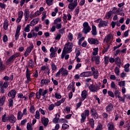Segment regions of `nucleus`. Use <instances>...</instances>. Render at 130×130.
<instances>
[{"mask_svg":"<svg viewBox=\"0 0 130 130\" xmlns=\"http://www.w3.org/2000/svg\"><path fill=\"white\" fill-rule=\"evenodd\" d=\"M73 47H74V44L70 42H68L64 45L61 55V58H62V59L64 58V56L66 53H71V52L73 51Z\"/></svg>","mask_w":130,"mask_h":130,"instance_id":"1","label":"nucleus"},{"mask_svg":"<svg viewBox=\"0 0 130 130\" xmlns=\"http://www.w3.org/2000/svg\"><path fill=\"white\" fill-rule=\"evenodd\" d=\"M60 75L63 77H67V76H69V71H68L67 69L62 67L55 74V77L56 78H59Z\"/></svg>","mask_w":130,"mask_h":130,"instance_id":"2","label":"nucleus"},{"mask_svg":"<svg viewBox=\"0 0 130 130\" xmlns=\"http://www.w3.org/2000/svg\"><path fill=\"white\" fill-rule=\"evenodd\" d=\"M83 33H84L85 34H88V33L91 31V27L89 25V23L88 22H84L83 24Z\"/></svg>","mask_w":130,"mask_h":130,"instance_id":"3","label":"nucleus"},{"mask_svg":"<svg viewBox=\"0 0 130 130\" xmlns=\"http://www.w3.org/2000/svg\"><path fill=\"white\" fill-rule=\"evenodd\" d=\"M33 48H34V45H33V43H30V46L26 49V50L24 53V56L27 57V56L31 53V51L33 50Z\"/></svg>","mask_w":130,"mask_h":130,"instance_id":"4","label":"nucleus"},{"mask_svg":"<svg viewBox=\"0 0 130 130\" xmlns=\"http://www.w3.org/2000/svg\"><path fill=\"white\" fill-rule=\"evenodd\" d=\"M20 56V54L19 53H16L14 54V55L10 56V57L6 61V64L8 65L10 64V63H12V62H13L15 58L16 57H18Z\"/></svg>","mask_w":130,"mask_h":130,"instance_id":"5","label":"nucleus"},{"mask_svg":"<svg viewBox=\"0 0 130 130\" xmlns=\"http://www.w3.org/2000/svg\"><path fill=\"white\" fill-rule=\"evenodd\" d=\"M91 76H93L94 79H97L99 77V72H98V70L95 69L94 67L91 68Z\"/></svg>","mask_w":130,"mask_h":130,"instance_id":"6","label":"nucleus"},{"mask_svg":"<svg viewBox=\"0 0 130 130\" xmlns=\"http://www.w3.org/2000/svg\"><path fill=\"white\" fill-rule=\"evenodd\" d=\"M61 19L58 18L54 20V25H56V28L57 29H61L62 27V24H61Z\"/></svg>","mask_w":130,"mask_h":130,"instance_id":"7","label":"nucleus"},{"mask_svg":"<svg viewBox=\"0 0 130 130\" xmlns=\"http://www.w3.org/2000/svg\"><path fill=\"white\" fill-rule=\"evenodd\" d=\"M41 70L42 72H44L45 74L49 76V74H50V69L49 66H46L45 65H43L41 67Z\"/></svg>","mask_w":130,"mask_h":130,"instance_id":"8","label":"nucleus"},{"mask_svg":"<svg viewBox=\"0 0 130 130\" xmlns=\"http://www.w3.org/2000/svg\"><path fill=\"white\" fill-rule=\"evenodd\" d=\"M88 89L90 92H97L99 90V86L97 85L91 84L89 87Z\"/></svg>","mask_w":130,"mask_h":130,"instance_id":"9","label":"nucleus"},{"mask_svg":"<svg viewBox=\"0 0 130 130\" xmlns=\"http://www.w3.org/2000/svg\"><path fill=\"white\" fill-rule=\"evenodd\" d=\"M77 6H78V4L77 3V0H76L74 1V3L72 2L69 4L68 9L71 11H74Z\"/></svg>","mask_w":130,"mask_h":130,"instance_id":"10","label":"nucleus"},{"mask_svg":"<svg viewBox=\"0 0 130 130\" xmlns=\"http://www.w3.org/2000/svg\"><path fill=\"white\" fill-rule=\"evenodd\" d=\"M87 41L89 44H99V41L98 40L94 39L93 38H89L88 39Z\"/></svg>","mask_w":130,"mask_h":130,"instance_id":"11","label":"nucleus"},{"mask_svg":"<svg viewBox=\"0 0 130 130\" xmlns=\"http://www.w3.org/2000/svg\"><path fill=\"white\" fill-rule=\"evenodd\" d=\"M8 120L10 123L14 124L16 122V117H15L14 115H10L9 116H8Z\"/></svg>","mask_w":130,"mask_h":130,"instance_id":"12","label":"nucleus"},{"mask_svg":"<svg viewBox=\"0 0 130 130\" xmlns=\"http://www.w3.org/2000/svg\"><path fill=\"white\" fill-rule=\"evenodd\" d=\"M108 25V22L107 21H103L102 20L101 22L98 24V27L99 28H101V27H107V25Z\"/></svg>","mask_w":130,"mask_h":130,"instance_id":"13","label":"nucleus"},{"mask_svg":"<svg viewBox=\"0 0 130 130\" xmlns=\"http://www.w3.org/2000/svg\"><path fill=\"white\" fill-rule=\"evenodd\" d=\"M91 114L94 119L98 118V113H97V111L94 109L91 110Z\"/></svg>","mask_w":130,"mask_h":130,"instance_id":"14","label":"nucleus"},{"mask_svg":"<svg viewBox=\"0 0 130 130\" xmlns=\"http://www.w3.org/2000/svg\"><path fill=\"white\" fill-rule=\"evenodd\" d=\"M8 97H11L14 99L15 97H16V90L12 89L11 91H10L8 93Z\"/></svg>","mask_w":130,"mask_h":130,"instance_id":"15","label":"nucleus"},{"mask_svg":"<svg viewBox=\"0 0 130 130\" xmlns=\"http://www.w3.org/2000/svg\"><path fill=\"white\" fill-rule=\"evenodd\" d=\"M87 96H88V92L86 90H83L81 92V100L82 101H84L85 99L87 98Z\"/></svg>","mask_w":130,"mask_h":130,"instance_id":"16","label":"nucleus"},{"mask_svg":"<svg viewBox=\"0 0 130 130\" xmlns=\"http://www.w3.org/2000/svg\"><path fill=\"white\" fill-rule=\"evenodd\" d=\"M92 61H95L96 64H99L100 63V56H92L91 57Z\"/></svg>","mask_w":130,"mask_h":130,"instance_id":"17","label":"nucleus"},{"mask_svg":"<svg viewBox=\"0 0 130 130\" xmlns=\"http://www.w3.org/2000/svg\"><path fill=\"white\" fill-rule=\"evenodd\" d=\"M40 94L41 96H43V98H45V95L48 93V90L45 89L43 90L42 88L39 89Z\"/></svg>","mask_w":130,"mask_h":130,"instance_id":"18","label":"nucleus"},{"mask_svg":"<svg viewBox=\"0 0 130 130\" xmlns=\"http://www.w3.org/2000/svg\"><path fill=\"white\" fill-rule=\"evenodd\" d=\"M20 31H21V25H18L15 34L16 40L18 39L17 38L19 37V36L20 35Z\"/></svg>","mask_w":130,"mask_h":130,"instance_id":"19","label":"nucleus"},{"mask_svg":"<svg viewBox=\"0 0 130 130\" xmlns=\"http://www.w3.org/2000/svg\"><path fill=\"white\" fill-rule=\"evenodd\" d=\"M81 77H92V73L90 71L85 72L81 73Z\"/></svg>","mask_w":130,"mask_h":130,"instance_id":"20","label":"nucleus"},{"mask_svg":"<svg viewBox=\"0 0 130 130\" xmlns=\"http://www.w3.org/2000/svg\"><path fill=\"white\" fill-rule=\"evenodd\" d=\"M41 122L44 126H46L47 124H48V122H49V120L48 118H45V117H43L41 119Z\"/></svg>","mask_w":130,"mask_h":130,"instance_id":"21","label":"nucleus"},{"mask_svg":"<svg viewBox=\"0 0 130 130\" xmlns=\"http://www.w3.org/2000/svg\"><path fill=\"white\" fill-rule=\"evenodd\" d=\"M91 33L92 36H96L97 35V28L96 27V26H92V30Z\"/></svg>","mask_w":130,"mask_h":130,"instance_id":"22","label":"nucleus"},{"mask_svg":"<svg viewBox=\"0 0 130 130\" xmlns=\"http://www.w3.org/2000/svg\"><path fill=\"white\" fill-rule=\"evenodd\" d=\"M39 22V19L35 18L30 22L29 24L31 26V27H33V26H35V25L38 24Z\"/></svg>","mask_w":130,"mask_h":130,"instance_id":"23","label":"nucleus"},{"mask_svg":"<svg viewBox=\"0 0 130 130\" xmlns=\"http://www.w3.org/2000/svg\"><path fill=\"white\" fill-rule=\"evenodd\" d=\"M6 102V96L3 95L0 98V106H4Z\"/></svg>","mask_w":130,"mask_h":130,"instance_id":"24","label":"nucleus"},{"mask_svg":"<svg viewBox=\"0 0 130 130\" xmlns=\"http://www.w3.org/2000/svg\"><path fill=\"white\" fill-rule=\"evenodd\" d=\"M51 68L53 73L57 71V66L54 62L51 63Z\"/></svg>","mask_w":130,"mask_h":130,"instance_id":"25","label":"nucleus"},{"mask_svg":"<svg viewBox=\"0 0 130 130\" xmlns=\"http://www.w3.org/2000/svg\"><path fill=\"white\" fill-rule=\"evenodd\" d=\"M113 110V105L112 104H110L108 106L106 107V110L107 112H110L111 111H112Z\"/></svg>","mask_w":130,"mask_h":130,"instance_id":"26","label":"nucleus"},{"mask_svg":"<svg viewBox=\"0 0 130 130\" xmlns=\"http://www.w3.org/2000/svg\"><path fill=\"white\" fill-rule=\"evenodd\" d=\"M111 38H112V36H111V35H108L105 37L104 41L106 42V43H108V42L111 40Z\"/></svg>","mask_w":130,"mask_h":130,"instance_id":"27","label":"nucleus"},{"mask_svg":"<svg viewBox=\"0 0 130 130\" xmlns=\"http://www.w3.org/2000/svg\"><path fill=\"white\" fill-rule=\"evenodd\" d=\"M24 115L22 114V111H19L17 113V119L18 120H21L23 118Z\"/></svg>","mask_w":130,"mask_h":130,"instance_id":"28","label":"nucleus"},{"mask_svg":"<svg viewBox=\"0 0 130 130\" xmlns=\"http://www.w3.org/2000/svg\"><path fill=\"white\" fill-rule=\"evenodd\" d=\"M6 69V65L3 63L2 59L0 58V71H4Z\"/></svg>","mask_w":130,"mask_h":130,"instance_id":"29","label":"nucleus"},{"mask_svg":"<svg viewBox=\"0 0 130 130\" xmlns=\"http://www.w3.org/2000/svg\"><path fill=\"white\" fill-rule=\"evenodd\" d=\"M129 63H127L124 65V72L126 73H128L129 72Z\"/></svg>","mask_w":130,"mask_h":130,"instance_id":"30","label":"nucleus"},{"mask_svg":"<svg viewBox=\"0 0 130 130\" xmlns=\"http://www.w3.org/2000/svg\"><path fill=\"white\" fill-rule=\"evenodd\" d=\"M86 118H87V116L85 115L84 113L81 114V118L80 119V121L82 123L83 122H85V120H86Z\"/></svg>","mask_w":130,"mask_h":130,"instance_id":"31","label":"nucleus"},{"mask_svg":"<svg viewBox=\"0 0 130 130\" xmlns=\"http://www.w3.org/2000/svg\"><path fill=\"white\" fill-rule=\"evenodd\" d=\"M3 27L5 30H8V27H9V23L8 22V20L6 19L5 20L4 22Z\"/></svg>","mask_w":130,"mask_h":130,"instance_id":"32","label":"nucleus"},{"mask_svg":"<svg viewBox=\"0 0 130 130\" xmlns=\"http://www.w3.org/2000/svg\"><path fill=\"white\" fill-rule=\"evenodd\" d=\"M50 81L48 79H43L41 81V84L42 85H48Z\"/></svg>","mask_w":130,"mask_h":130,"instance_id":"33","label":"nucleus"},{"mask_svg":"<svg viewBox=\"0 0 130 130\" xmlns=\"http://www.w3.org/2000/svg\"><path fill=\"white\" fill-rule=\"evenodd\" d=\"M2 120L3 122H6L7 120H8V117H7V113H5L4 115L2 116Z\"/></svg>","mask_w":130,"mask_h":130,"instance_id":"34","label":"nucleus"},{"mask_svg":"<svg viewBox=\"0 0 130 130\" xmlns=\"http://www.w3.org/2000/svg\"><path fill=\"white\" fill-rule=\"evenodd\" d=\"M26 79L29 81L30 80V75H31V73H30V71L28 69H26Z\"/></svg>","mask_w":130,"mask_h":130,"instance_id":"35","label":"nucleus"},{"mask_svg":"<svg viewBox=\"0 0 130 130\" xmlns=\"http://www.w3.org/2000/svg\"><path fill=\"white\" fill-rule=\"evenodd\" d=\"M26 128L27 130H33V126L32 124H30L29 122L26 124Z\"/></svg>","mask_w":130,"mask_h":130,"instance_id":"36","label":"nucleus"},{"mask_svg":"<svg viewBox=\"0 0 130 130\" xmlns=\"http://www.w3.org/2000/svg\"><path fill=\"white\" fill-rule=\"evenodd\" d=\"M68 38L70 41H73V40L74 39L73 34L69 32L68 35Z\"/></svg>","mask_w":130,"mask_h":130,"instance_id":"37","label":"nucleus"},{"mask_svg":"<svg viewBox=\"0 0 130 130\" xmlns=\"http://www.w3.org/2000/svg\"><path fill=\"white\" fill-rule=\"evenodd\" d=\"M118 85L119 87H125V81H121L118 82Z\"/></svg>","mask_w":130,"mask_h":130,"instance_id":"38","label":"nucleus"},{"mask_svg":"<svg viewBox=\"0 0 130 130\" xmlns=\"http://www.w3.org/2000/svg\"><path fill=\"white\" fill-rule=\"evenodd\" d=\"M60 38H61V35L58 32H57L55 36V40H60Z\"/></svg>","mask_w":130,"mask_h":130,"instance_id":"39","label":"nucleus"},{"mask_svg":"<svg viewBox=\"0 0 130 130\" xmlns=\"http://www.w3.org/2000/svg\"><path fill=\"white\" fill-rule=\"evenodd\" d=\"M8 101H9V107H13L14 105V101L13 100V99H10L8 100Z\"/></svg>","mask_w":130,"mask_h":130,"instance_id":"40","label":"nucleus"},{"mask_svg":"<svg viewBox=\"0 0 130 130\" xmlns=\"http://www.w3.org/2000/svg\"><path fill=\"white\" fill-rule=\"evenodd\" d=\"M104 61H105V64L106 66H107L108 63H109V57L108 56H105L104 57Z\"/></svg>","mask_w":130,"mask_h":130,"instance_id":"41","label":"nucleus"},{"mask_svg":"<svg viewBox=\"0 0 130 130\" xmlns=\"http://www.w3.org/2000/svg\"><path fill=\"white\" fill-rule=\"evenodd\" d=\"M93 52H92L93 55H97L98 54V50H99V49L98 47L95 48L93 49Z\"/></svg>","mask_w":130,"mask_h":130,"instance_id":"42","label":"nucleus"},{"mask_svg":"<svg viewBox=\"0 0 130 130\" xmlns=\"http://www.w3.org/2000/svg\"><path fill=\"white\" fill-rule=\"evenodd\" d=\"M35 116L36 119H40V113H39V111H36Z\"/></svg>","mask_w":130,"mask_h":130,"instance_id":"43","label":"nucleus"},{"mask_svg":"<svg viewBox=\"0 0 130 130\" xmlns=\"http://www.w3.org/2000/svg\"><path fill=\"white\" fill-rule=\"evenodd\" d=\"M46 3L48 6H52L53 5V0H46Z\"/></svg>","mask_w":130,"mask_h":130,"instance_id":"44","label":"nucleus"},{"mask_svg":"<svg viewBox=\"0 0 130 130\" xmlns=\"http://www.w3.org/2000/svg\"><path fill=\"white\" fill-rule=\"evenodd\" d=\"M89 123L90 124V126L91 127H92V128H94V119H93V118H90L89 119Z\"/></svg>","mask_w":130,"mask_h":130,"instance_id":"45","label":"nucleus"},{"mask_svg":"<svg viewBox=\"0 0 130 130\" xmlns=\"http://www.w3.org/2000/svg\"><path fill=\"white\" fill-rule=\"evenodd\" d=\"M108 130H114V126L112 123H109L108 125Z\"/></svg>","mask_w":130,"mask_h":130,"instance_id":"46","label":"nucleus"},{"mask_svg":"<svg viewBox=\"0 0 130 130\" xmlns=\"http://www.w3.org/2000/svg\"><path fill=\"white\" fill-rule=\"evenodd\" d=\"M54 107H55V105L53 104H51V105H50L49 106L48 109L50 111H51L53 110V109H54Z\"/></svg>","mask_w":130,"mask_h":130,"instance_id":"47","label":"nucleus"},{"mask_svg":"<svg viewBox=\"0 0 130 130\" xmlns=\"http://www.w3.org/2000/svg\"><path fill=\"white\" fill-rule=\"evenodd\" d=\"M112 15V11L109 12L108 13L106 14L105 16L106 19H110Z\"/></svg>","mask_w":130,"mask_h":130,"instance_id":"48","label":"nucleus"},{"mask_svg":"<svg viewBox=\"0 0 130 130\" xmlns=\"http://www.w3.org/2000/svg\"><path fill=\"white\" fill-rule=\"evenodd\" d=\"M30 26H31L30 24L26 25V26L24 28L25 32H30Z\"/></svg>","mask_w":130,"mask_h":130,"instance_id":"49","label":"nucleus"},{"mask_svg":"<svg viewBox=\"0 0 130 130\" xmlns=\"http://www.w3.org/2000/svg\"><path fill=\"white\" fill-rule=\"evenodd\" d=\"M74 86H75V84H74L73 83H70V85L68 87V91H70V90H72V89L73 88Z\"/></svg>","mask_w":130,"mask_h":130,"instance_id":"50","label":"nucleus"},{"mask_svg":"<svg viewBox=\"0 0 130 130\" xmlns=\"http://www.w3.org/2000/svg\"><path fill=\"white\" fill-rule=\"evenodd\" d=\"M9 84H10V83L8 81L5 82L4 83L3 82V88H8V87H9Z\"/></svg>","mask_w":130,"mask_h":130,"instance_id":"51","label":"nucleus"},{"mask_svg":"<svg viewBox=\"0 0 130 130\" xmlns=\"http://www.w3.org/2000/svg\"><path fill=\"white\" fill-rule=\"evenodd\" d=\"M95 130H103V127L102 126V124H101V123H99V124L96 126Z\"/></svg>","mask_w":130,"mask_h":130,"instance_id":"52","label":"nucleus"},{"mask_svg":"<svg viewBox=\"0 0 130 130\" xmlns=\"http://www.w3.org/2000/svg\"><path fill=\"white\" fill-rule=\"evenodd\" d=\"M0 88L1 92L2 93V94H4V93H5V89H4V87H3V82H0Z\"/></svg>","mask_w":130,"mask_h":130,"instance_id":"53","label":"nucleus"},{"mask_svg":"<svg viewBox=\"0 0 130 130\" xmlns=\"http://www.w3.org/2000/svg\"><path fill=\"white\" fill-rule=\"evenodd\" d=\"M29 111L31 113H34L35 112V108H34V106H30Z\"/></svg>","mask_w":130,"mask_h":130,"instance_id":"54","label":"nucleus"},{"mask_svg":"<svg viewBox=\"0 0 130 130\" xmlns=\"http://www.w3.org/2000/svg\"><path fill=\"white\" fill-rule=\"evenodd\" d=\"M55 98L56 99H60L61 98V95L60 93L56 92L55 93Z\"/></svg>","mask_w":130,"mask_h":130,"instance_id":"55","label":"nucleus"},{"mask_svg":"<svg viewBox=\"0 0 130 130\" xmlns=\"http://www.w3.org/2000/svg\"><path fill=\"white\" fill-rule=\"evenodd\" d=\"M66 29V28H62L58 30V33H59V34H60L61 35H63V34H64L65 33V31L64 30Z\"/></svg>","mask_w":130,"mask_h":130,"instance_id":"56","label":"nucleus"},{"mask_svg":"<svg viewBox=\"0 0 130 130\" xmlns=\"http://www.w3.org/2000/svg\"><path fill=\"white\" fill-rule=\"evenodd\" d=\"M24 15V12L22 11H20L18 13V18H23V16Z\"/></svg>","mask_w":130,"mask_h":130,"instance_id":"57","label":"nucleus"},{"mask_svg":"<svg viewBox=\"0 0 130 130\" xmlns=\"http://www.w3.org/2000/svg\"><path fill=\"white\" fill-rule=\"evenodd\" d=\"M59 122L61 123H68V121L66 119L61 118L59 119Z\"/></svg>","mask_w":130,"mask_h":130,"instance_id":"58","label":"nucleus"},{"mask_svg":"<svg viewBox=\"0 0 130 130\" xmlns=\"http://www.w3.org/2000/svg\"><path fill=\"white\" fill-rule=\"evenodd\" d=\"M81 54V52L79 49H76V56L75 57H79V55Z\"/></svg>","mask_w":130,"mask_h":130,"instance_id":"59","label":"nucleus"},{"mask_svg":"<svg viewBox=\"0 0 130 130\" xmlns=\"http://www.w3.org/2000/svg\"><path fill=\"white\" fill-rule=\"evenodd\" d=\"M111 87L113 89H117V86H116V85H115V83L114 82H112L111 83Z\"/></svg>","mask_w":130,"mask_h":130,"instance_id":"60","label":"nucleus"},{"mask_svg":"<svg viewBox=\"0 0 130 130\" xmlns=\"http://www.w3.org/2000/svg\"><path fill=\"white\" fill-rule=\"evenodd\" d=\"M69 127H70V126L69 125H68L67 124L63 123L62 125V128L63 129H67V128H69Z\"/></svg>","mask_w":130,"mask_h":130,"instance_id":"61","label":"nucleus"},{"mask_svg":"<svg viewBox=\"0 0 130 130\" xmlns=\"http://www.w3.org/2000/svg\"><path fill=\"white\" fill-rule=\"evenodd\" d=\"M108 94L109 96H110V97H112V98H114L115 95H114V93H113V92L111 91H108Z\"/></svg>","mask_w":130,"mask_h":130,"instance_id":"62","label":"nucleus"},{"mask_svg":"<svg viewBox=\"0 0 130 130\" xmlns=\"http://www.w3.org/2000/svg\"><path fill=\"white\" fill-rule=\"evenodd\" d=\"M114 94L116 97H117V98L120 96V92H119V90H115L114 92Z\"/></svg>","mask_w":130,"mask_h":130,"instance_id":"63","label":"nucleus"},{"mask_svg":"<svg viewBox=\"0 0 130 130\" xmlns=\"http://www.w3.org/2000/svg\"><path fill=\"white\" fill-rule=\"evenodd\" d=\"M115 74H116L117 76H119V69H118V67H116L115 68Z\"/></svg>","mask_w":130,"mask_h":130,"instance_id":"64","label":"nucleus"}]
</instances>
